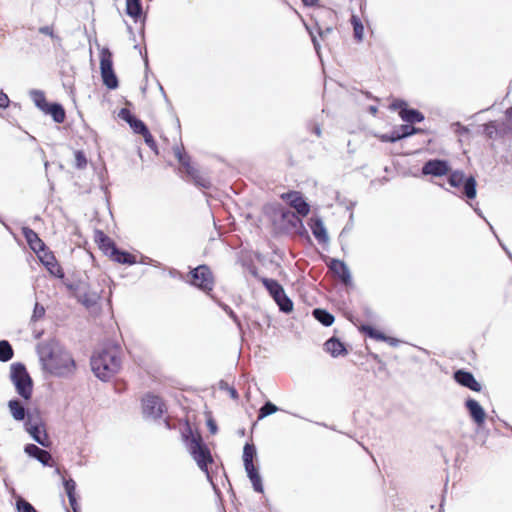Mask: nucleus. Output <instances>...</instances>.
<instances>
[{
  "label": "nucleus",
  "instance_id": "1",
  "mask_svg": "<svg viewBox=\"0 0 512 512\" xmlns=\"http://www.w3.org/2000/svg\"><path fill=\"white\" fill-rule=\"evenodd\" d=\"M121 364V350L118 346L104 348L91 358L92 371L103 381L109 380L117 374L121 369Z\"/></svg>",
  "mask_w": 512,
  "mask_h": 512
},
{
  "label": "nucleus",
  "instance_id": "2",
  "mask_svg": "<svg viewBox=\"0 0 512 512\" xmlns=\"http://www.w3.org/2000/svg\"><path fill=\"white\" fill-rule=\"evenodd\" d=\"M186 426V432L182 434V438L187 443L189 452L196 461L198 467L208 474V465L212 464L214 461L210 449L203 442L200 433L197 432L194 434L188 422L186 423Z\"/></svg>",
  "mask_w": 512,
  "mask_h": 512
},
{
  "label": "nucleus",
  "instance_id": "3",
  "mask_svg": "<svg viewBox=\"0 0 512 512\" xmlns=\"http://www.w3.org/2000/svg\"><path fill=\"white\" fill-rule=\"evenodd\" d=\"M273 225L280 233H290L303 227L302 219L298 215L282 207L275 209Z\"/></svg>",
  "mask_w": 512,
  "mask_h": 512
},
{
  "label": "nucleus",
  "instance_id": "4",
  "mask_svg": "<svg viewBox=\"0 0 512 512\" xmlns=\"http://www.w3.org/2000/svg\"><path fill=\"white\" fill-rule=\"evenodd\" d=\"M258 279L267 289L270 296L277 303L281 311L285 313H290L293 311V302L286 295L282 285L278 281L266 277H258Z\"/></svg>",
  "mask_w": 512,
  "mask_h": 512
},
{
  "label": "nucleus",
  "instance_id": "5",
  "mask_svg": "<svg viewBox=\"0 0 512 512\" xmlns=\"http://www.w3.org/2000/svg\"><path fill=\"white\" fill-rule=\"evenodd\" d=\"M11 379L16 386L17 392L24 399H30L32 394V381L23 364L13 363L11 365Z\"/></svg>",
  "mask_w": 512,
  "mask_h": 512
},
{
  "label": "nucleus",
  "instance_id": "6",
  "mask_svg": "<svg viewBox=\"0 0 512 512\" xmlns=\"http://www.w3.org/2000/svg\"><path fill=\"white\" fill-rule=\"evenodd\" d=\"M174 154L181 165V169L190 175L199 187L209 188L208 177L191 164L189 157L179 147L174 148Z\"/></svg>",
  "mask_w": 512,
  "mask_h": 512
},
{
  "label": "nucleus",
  "instance_id": "7",
  "mask_svg": "<svg viewBox=\"0 0 512 512\" xmlns=\"http://www.w3.org/2000/svg\"><path fill=\"white\" fill-rule=\"evenodd\" d=\"M100 70L103 83L109 89H116L118 87V80L113 70L112 53L108 48L100 50Z\"/></svg>",
  "mask_w": 512,
  "mask_h": 512
},
{
  "label": "nucleus",
  "instance_id": "8",
  "mask_svg": "<svg viewBox=\"0 0 512 512\" xmlns=\"http://www.w3.org/2000/svg\"><path fill=\"white\" fill-rule=\"evenodd\" d=\"M191 284L209 294L214 288V276L207 265H200L190 272Z\"/></svg>",
  "mask_w": 512,
  "mask_h": 512
},
{
  "label": "nucleus",
  "instance_id": "9",
  "mask_svg": "<svg viewBox=\"0 0 512 512\" xmlns=\"http://www.w3.org/2000/svg\"><path fill=\"white\" fill-rule=\"evenodd\" d=\"M142 410L144 415L157 419L162 417L166 411V406L161 397L146 394L142 399Z\"/></svg>",
  "mask_w": 512,
  "mask_h": 512
},
{
  "label": "nucleus",
  "instance_id": "10",
  "mask_svg": "<svg viewBox=\"0 0 512 512\" xmlns=\"http://www.w3.org/2000/svg\"><path fill=\"white\" fill-rule=\"evenodd\" d=\"M449 184L455 189H463V192H476L474 177H466L461 171H454L449 175Z\"/></svg>",
  "mask_w": 512,
  "mask_h": 512
},
{
  "label": "nucleus",
  "instance_id": "11",
  "mask_svg": "<svg viewBox=\"0 0 512 512\" xmlns=\"http://www.w3.org/2000/svg\"><path fill=\"white\" fill-rule=\"evenodd\" d=\"M282 199L296 211V215L306 217L310 212V205L300 194H281Z\"/></svg>",
  "mask_w": 512,
  "mask_h": 512
},
{
  "label": "nucleus",
  "instance_id": "12",
  "mask_svg": "<svg viewBox=\"0 0 512 512\" xmlns=\"http://www.w3.org/2000/svg\"><path fill=\"white\" fill-rule=\"evenodd\" d=\"M450 171V165L445 160H429L422 167V174L431 177H441Z\"/></svg>",
  "mask_w": 512,
  "mask_h": 512
},
{
  "label": "nucleus",
  "instance_id": "13",
  "mask_svg": "<svg viewBox=\"0 0 512 512\" xmlns=\"http://www.w3.org/2000/svg\"><path fill=\"white\" fill-rule=\"evenodd\" d=\"M454 379L460 385L469 388L474 392H480L482 389L481 384L475 379L471 372L458 370L454 373Z\"/></svg>",
  "mask_w": 512,
  "mask_h": 512
},
{
  "label": "nucleus",
  "instance_id": "14",
  "mask_svg": "<svg viewBox=\"0 0 512 512\" xmlns=\"http://www.w3.org/2000/svg\"><path fill=\"white\" fill-rule=\"evenodd\" d=\"M308 226L311 229V232L315 239L320 244H326L329 240V236L327 230L324 226L323 221L319 217H312L308 222Z\"/></svg>",
  "mask_w": 512,
  "mask_h": 512
},
{
  "label": "nucleus",
  "instance_id": "15",
  "mask_svg": "<svg viewBox=\"0 0 512 512\" xmlns=\"http://www.w3.org/2000/svg\"><path fill=\"white\" fill-rule=\"evenodd\" d=\"M329 268L344 285L348 286L351 284L350 271L343 261L332 259Z\"/></svg>",
  "mask_w": 512,
  "mask_h": 512
},
{
  "label": "nucleus",
  "instance_id": "16",
  "mask_svg": "<svg viewBox=\"0 0 512 512\" xmlns=\"http://www.w3.org/2000/svg\"><path fill=\"white\" fill-rule=\"evenodd\" d=\"M94 241L98 245L99 249L109 257L112 254V250H115L116 248L114 241L102 230H95Z\"/></svg>",
  "mask_w": 512,
  "mask_h": 512
},
{
  "label": "nucleus",
  "instance_id": "17",
  "mask_svg": "<svg viewBox=\"0 0 512 512\" xmlns=\"http://www.w3.org/2000/svg\"><path fill=\"white\" fill-rule=\"evenodd\" d=\"M22 234L34 252H40L44 250V242L39 238L38 234L33 229L24 227L22 228Z\"/></svg>",
  "mask_w": 512,
  "mask_h": 512
},
{
  "label": "nucleus",
  "instance_id": "18",
  "mask_svg": "<svg viewBox=\"0 0 512 512\" xmlns=\"http://www.w3.org/2000/svg\"><path fill=\"white\" fill-rule=\"evenodd\" d=\"M324 349L332 357L345 356L348 353L345 345L335 337L328 339L324 343Z\"/></svg>",
  "mask_w": 512,
  "mask_h": 512
},
{
  "label": "nucleus",
  "instance_id": "19",
  "mask_svg": "<svg viewBox=\"0 0 512 512\" xmlns=\"http://www.w3.org/2000/svg\"><path fill=\"white\" fill-rule=\"evenodd\" d=\"M465 405L473 420L478 425H482L485 422L486 414L481 405L474 399H468Z\"/></svg>",
  "mask_w": 512,
  "mask_h": 512
},
{
  "label": "nucleus",
  "instance_id": "20",
  "mask_svg": "<svg viewBox=\"0 0 512 512\" xmlns=\"http://www.w3.org/2000/svg\"><path fill=\"white\" fill-rule=\"evenodd\" d=\"M25 452L28 455L36 458L38 461H40L44 465H48L49 461L52 458L51 454L48 451L39 448L35 444L26 445Z\"/></svg>",
  "mask_w": 512,
  "mask_h": 512
},
{
  "label": "nucleus",
  "instance_id": "21",
  "mask_svg": "<svg viewBox=\"0 0 512 512\" xmlns=\"http://www.w3.org/2000/svg\"><path fill=\"white\" fill-rule=\"evenodd\" d=\"M28 432L33 437V439L42 445L43 447H49L50 446V439L49 436L42 426L38 425H32L28 429Z\"/></svg>",
  "mask_w": 512,
  "mask_h": 512
},
{
  "label": "nucleus",
  "instance_id": "22",
  "mask_svg": "<svg viewBox=\"0 0 512 512\" xmlns=\"http://www.w3.org/2000/svg\"><path fill=\"white\" fill-rule=\"evenodd\" d=\"M110 259L119 263L126 265H133L137 262L136 256L126 251H121L117 247L115 250H112V254L110 255Z\"/></svg>",
  "mask_w": 512,
  "mask_h": 512
},
{
  "label": "nucleus",
  "instance_id": "23",
  "mask_svg": "<svg viewBox=\"0 0 512 512\" xmlns=\"http://www.w3.org/2000/svg\"><path fill=\"white\" fill-rule=\"evenodd\" d=\"M64 488L66 491V494L69 498L70 506L73 510V512H78V503L76 500V483L73 479H65L64 480Z\"/></svg>",
  "mask_w": 512,
  "mask_h": 512
},
{
  "label": "nucleus",
  "instance_id": "24",
  "mask_svg": "<svg viewBox=\"0 0 512 512\" xmlns=\"http://www.w3.org/2000/svg\"><path fill=\"white\" fill-rule=\"evenodd\" d=\"M256 456V448L254 444L246 443L243 449V462L245 470H252L255 467L253 460Z\"/></svg>",
  "mask_w": 512,
  "mask_h": 512
},
{
  "label": "nucleus",
  "instance_id": "25",
  "mask_svg": "<svg viewBox=\"0 0 512 512\" xmlns=\"http://www.w3.org/2000/svg\"><path fill=\"white\" fill-rule=\"evenodd\" d=\"M9 410L13 418L17 421H22L25 418L26 410L18 400H10L8 403Z\"/></svg>",
  "mask_w": 512,
  "mask_h": 512
},
{
  "label": "nucleus",
  "instance_id": "26",
  "mask_svg": "<svg viewBox=\"0 0 512 512\" xmlns=\"http://www.w3.org/2000/svg\"><path fill=\"white\" fill-rule=\"evenodd\" d=\"M126 13L137 20L142 15L141 0H126Z\"/></svg>",
  "mask_w": 512,
  "mask_h": 512
},
{
  "label": "nucleus",
  "instance_id": "27",
  "mask_svg": "<svg viewBox=\"0 0 512 512\" xmlns=\"http://www.w3.org/2000/svg\"><path fill=\"white\" fill-rule=\"evenodd\" d=\"M30 97L34 104L43 112H45L46 109L50 106V104L46 101L44 92L40 90L30 91Z\"/></svg>",
  "mask_w": 512,
  "mask_h": 512
},
{
  "label": "nucleus",
  "instance_id": "28",
  "mask_svg": "<svg viewBox=\"0 0 512 512\" xmlns=\"http://www.w3.org/2000/svg\"><path fill=\"white\" fill-rule=\"evenodd\" d=\"M44 113L51 115L56 123H62L65 120V111L59 104H50Z\"/></svg>",
  "mask_w": 512,
  "mask_h": 512
},
{
  "label": "nucleus",
  "instance_id": "29",
  "mask_svg": "<svg viewBox=\"0 0 512 512\" xmlns=\"http://www.w3.org/2000/svg\"><path fill=\"white\" fill-rule=\"evenodd\" d=\"M399 114L403 121L409 123L421 122L424 119V116L414 109H402Z\"/></svg>",
  "mask_w": 512,
  "mask_h": 512
},
{
  "label": "nucleus",
  "instance_id": "30",
  "mask_svg": "<svg viewBox=\"0 0 512 512\" xmlns=\"http://www.w3.org/2000/svg\"><path fill=\"white\" fill-rule=\"evenodd\" d=\"M313 316L324 326H331L334 322V316L324 309H314Z\"/></svg>",
  "mask_w": 512,
  "mask_h": 512
},
{
  "label": "nucleus",
  "instance_id": "31",
  "mask_svg": "<svg viewBox=\"0 0 512 512\" xmlns=\"http://www.w3.org/2000/svg\"><path fill=\"white\" fill-rule=\"evenodd\" d=\"M246 472H247V475L252 483L254 490L258 493H263L264 489H263V485H262V480L258 473L257 468L253 467L252 470H246Z\"/></svg>",
  "mask_w": 512,
  "mask_h": 512
},
{
  "label": "nucleus",
  "instance_id": "32",
  "mask_svg": "<svg viewBox=\"0 0 512 512\" xmlns=\"http://www.w3.org/2000/svg\"><path fill=\"white\" fill-rule=\"evenodd\" d=\"M414 133H416V129L414 127L410 125H402L399 130L393 131L391 135V142H395Z\"/></svg>",
  "mask_w": 512,
  "mask_h": 512
},
{
  "label": "nucleus",
  "instance_id": "33",
  "mask_svg": "<svg viewBox=\"0 0 512 512\" xmlns=\"http://www.w3.org/2000/svg\"><path fill=\"white\" fill-rule=\"evenodd\" d=\"M351 24L353 25L354 38L361 42L364 39V26L356 15H352Z\"/></svg>",
  "mask_w": 512,
  "mask_h": 512
},
{
  "label": "nucleus",
  "instance_id": "34",
  "mask_svg": "<svg viewBox=\"0 0 512 512\" xmlns=\"http://www.w3.org/2000/svg\"><path fill=\"white\" fill-rule=\"evenodd\" d=\"M14 355L12 346L6 340L0 341V361L7 362L12 359Z\"/></svg>",
  "mask_w": 512,
  "mask_h": 512
},
{
  "label": "nucleus",
  "instance_id": "35",
  "mask_svg": "<svg viewBox=\"0 0 512 512\" xmlns=\"http://www.w3.org/2000/svg\"><path fill=\"white\" fill-rule=\"evenodd\" d=\"M277 411H278V407L275 404H273L272 402L268 401L259 409L257 418H258V420H262L265 417H267Z\"/></svg>",
  "mask_w": 512,
  "mask_h": 512
},
{
  "label": "nucleus",
  "instance_id": "36",
  "mask_svg": "<svg viewBox=\"0 0 512 512\" xmlns=\"http://www.w3.org/2000/svg\"><path fill=\"white\" fill-rule=\"evenodd\" d=\"M484 127V132L489 138H495L498 134L505 132L504 129H498L496 122L488 123Z\"/></svg>",
  "mask_w": 512,
  "mask_h": 512
},
{
  "label": "nucleus",
  "instance_id": "37",
  "mask_svg": "<svg viewBox=\"0 0 512 512\" xmlns=\"http://www.w3.org/2000/svg\"><path fill=\"white\" fill-rule=\"evenodd\" d=\"M16 505L19 512H37L36 509L24 499L17 500Z\"/></svg>",
  "mask_w": 512,
  "mask_h": 512
},
{
  "label": "nucleus",
  "instance_id": "38",
  "mask_svg": "<svg viewBox=\"0 0 512 512\" xmlns=\"http://www.w3.org/2000/svg\"><path fill=\"white\" fill-rule=\"evenodd\" d=\"M129 125L134 130L135 133L143 134L148 130L146 125L141 120L136 118L132 120V122Z\"/></svg>",
  "mask_w": 512,
  "mask_h": 512
},
{
  "label": "nucleus",
  "instance_id": "39",
  "mask_svg": "<svg viewBox=\"0 0 512 512\" xmlns=\"http://www.w3.org/2000/svg\"><path fill=\"white\" fill-rule=\"evenodd\" d=\"M362 331L365 334H367L369 337L377 339V340H382V339L385 338L382 333H380L379 331L375 330L371 326H363L362 327Z\"/></svg>",
  "mask_w": 512,
  "mask_h": 512
},
{
  "label": "nucleus",
  "instance_id": "40",
  "mask_svg": "<svg viewBox=\"0 0 512 512\" xmlns=\"http://www.w3.org/2000/svg\"><path fill=\"white\" fill-rule=\"evenodd\" d=\"M53 262H46V265L48 266V269L52 274L58 277H63V272L61 267L55 262V259L52 257Z\"/></svg>",
  "mask_w": 512,
  "mask_h": 512
},
{
  "label": "nucleus",
  "instance_id": "41",
  "mask_svg": "<svg viewBox=\"0 0 512 512\" xmlns=\"http://www.w3.org/2000/svg\"><path fill=\"white\" fill-rule=\"evenodd\" d=\"M75 161H76V166L78 168H83L85 167L87 161H86V157L84 156V154L80 151H77L75 153Z\"/></svg>",
  "mask_w": 512,
  "mask_h": 512
},
{
  "label": "nucleus",
  "instance_id": "42",
  "mask_svg": "<svg viewBox=\"0 0 512 512\" xmlns=\"http://www.w3.org/2000/svg\"><path fill=\"white\" fill-rule=\"evenodd\" d=\"M143 137H144V140L146 142V144L151 148V149H156V143L151 135V133L149 132V130H147L146 132H144L143 134Z\"/></svg>",
  "mask_w": 512,
  "mask_h": 512
},
{
  "label": "nucleus",
  "instance_id": "43",
  "mask_svg": "<svg viewBox=\"0 0 512 512\" xmlns=\"http://www.w3.org/2000/svg\"><path fill=\"white\" fill-rule=\"evenodd\" d=\"M119 117L125 121H127L129 124L132 122V120L135 119V117L130 113L127 109H122L119 112Z\"/></svg>",
  "mask_w": 512,
  "mask_h": 512
},
{
  "label": "nucleus",
  "instance_id": "44",
  "mask_svg": "<svg viewBox=\"0 0 512 512\" xmlns=\"http://www.w3.org/2000/svg\"><path fill=\"white\" fill-rule=\"evenodd\" d=\"M44 313H45V310H44L43 306H40L38 303H36L35 308H34L33 318L38 319V318L42 317L44 315Z\"/></svg>",
  "mask_w": 512,
  "mask_h": 512
},
{
  "label": "nucleus",
  "instance_id": "45",
  "mask_svg": "<svg viewBox=\"0 0 512 512\" xmlns=\"http://www.w3.org/2000/svg\"><path fill=\"white\" fill-rule=\"evenodd\" d=\"M79 301L86 307H90L95 303V298H89L87 296H80Z\"/></svg>",
  "mask_w": 512,
  "mask_h": 512
},
{
  "label": "nucleus",
  "instance_id": "46",
  "mask_svg": "<svg viewBox=\"0 0 512 512\" xmlns=\"http://www.w3.org/2000/svg\"><path fill=\"white\" fill-rule=\"evenodd\" d=\"M8 104H9L8 96L4 92L0 91V107L5 108L8 106Z\"/></svg>",
  "mask_w": 512,
  "mask_h": 512
},
{
  "label": "nucleus",
  "instance_id": "47",
  "mask_svg": "<svg viewBox=\"0 0 512 512\" xmlns=\"http://www.w3.org/2000/svg\"><path fill=\"white\" fill-rule=\"evenodd\" d=\"M226 389H227L229 395L231 396V398H233L235 400H237L239 398V394H238L237 390L234 387H229L226 384Z\"/></svg>",
  "mask_w": 512,
  "mask_h": 512
},
{
  "label": "nucleus",
  "instance_id": "48",
  "mask_svg": "<svg viewBox=\"0 0 512 512\" xmlns=\"http://www.w3.org/2000/svg\"><path fill=\"white\" fill-rule=\"evenodd\" d=\"M47 366L49 367V369L54 372V373H59V367H57L54 363H53V357L51 356L47 362Z\"/></svg>",
  "mask_w": 512,
  "mask_h": 512
},
{
  "label": "nucleus",
  "instance_id": "49",
  "mask_svg": "<svg viewBox=\"0 0 512 512\" xmlns=\"http://www.w3.org/2000/svg\"><path fill=\"white\" fill-rule=\"evenodd\" d=\"M371 357L375 362H377L380 365L379 366L380 370H385V364L381 361V359L379 358V356L377 354H371Z\"/></svg>",
  "mask_w": 512,
  "mask_h": 512
},
{
  "label": "nucleus",
  "instance_id": "50",
  "mask_svg": "<svg viewBox=\"0 0 512 512\" xmlns=\"http://www.w3.org/2000/svg\"><path fill=\"white\" fill-rule=\"evenodd\" d=\"M405 105V103L403 101H395L392 103L391 105V108L392 109H400V111L402 109H405L403 106Z\"/></svg>",
  "mask_w": 512,
  "mask_h": 512
},
{
  "label": "nucleus",
  "instance_id": "51",
  "mask_svg": "<svg viewBox=\"0 0 512 512\" xmlns=\"http://www.w3.org/2000/svg\"><path fill=\"white\" fill-rule=\"evenodd\" d=\"M207 424H208V427L210 429V432L212 434H215L216 431H217V426H216L215 422L213 420H209Z\"/></svg>",
  "mask_w": 512,
  "mask_h": 512
},
{
  "label": "nucleus",
  "instance_id": "52",
  "mask_svg": "<svg viewBox=\"0 0 512 512\" xmlns=\"http://www.w3.org/2000/svg\"><path fill=\"white\" fill-rule=\"evenodd\" d=\"M466 196V201L469 205H473L472 202L475 200L477 194H464Z\"/></svg>",
  "mask_w": 512,
  "mask_h": 512
},
{
  "label": "nucleus",
  "instance_id": "53",
  "mask_svg": "<svg viewBox=\"0 0 512 512\" xmlns=\"http://www.w3.org/2000/svg\"><path fill=\"white\" fill-rule=\"evenodd\" d=\"M305 6H316L319 0H302Z\"/></svg>",
  "mask_w": 512,
  "mask_h": 512
},
{
  "label": "nucleus",
  "instance_id": "54",
  "mask_svg": "<svg viewBox=\"0 0 512 512\" xmlns=\"http://www.w3.org/2000/svg\"><path fill=\"white\" fill-rule=\"evenodd\" d=\"M312 40H313V44H314L316 51L319 53V43L317 42L315 37H312Z\"/></svg>",
  "mask_w": 512,
  "mask_h": 512
},
{
  "label": "nucleus",
  "instance_id": "55",
  "mask_svg": "<svg viewBox=\"0 0 512 512\" xmlns=\"http://www.w3.org/2000/svg\"><path fill=\"white\" fill-rule=\"evenodd\" d=\"M381 140L382 141H385V142H391V136H388V135H382L381 136Z\"/></svg>",
  "mask_w": 512,
  "mask_h": 512
},
{
  "label": "nucleus",
  "instance_id": "56",
  "mask_svg": "<svg viewBox=\"0 0 512 512\" xmlns=\"http://www.w3.org/2000/svg\"><path fill=\"white\" fill-rule=\"evenodd\" d=\"M370 112H371L372 114H376V112H377V108H376V107L371 106V107H370Z\"/></svg>",
  "mask_w": 512,
  "mask_h": 512
},
{
  "label": "nucleus",
  "instance_id": "57",
  "mask_svg": "<svg viewBox=\"0 0 512 512\" xmlns=\"http://www.w3.org/2000/svg\"><path fill=\"white\" fill-rule=\"evenodd\" d=\"M315 133L317 134V136H320L321 135V130L319 127H316L315 128Z\"/></svg>",
  "mask_w": 512,
  "mask_h": 512
},
{
  "label": "nucleus",
  "instance_id": "58",
  "mask_svg": "<svg viewBox=\"0 0 512 512\" xmlns=\"http://www.w3.org/2000/svg\"><path fill=\"white\" fill-rule=\"evenodd\" d=\"M165 425H166V427H167L168 429H170V428H171V425H170L169 420H165Z\"/></svg>",
  "mask_w": 512,
  "mask_h": 512
},
{
  "label": "nucleus",
  "instance_id": "59",
  "mask_svg": "<svg viewBox=\"0 0 512 512\" xmlns=\"http://www.w3.org/2000/svg\"><path fill=\"white\" fill-rule=\"evenodd\" d=\"M505 251L507 252L508 257H510V258H511L512 256H511L510 252H509L507 249H506Z\"/></svg>",
  "mask_w": 512,
  "mask_h": 512
}]
</instances>
